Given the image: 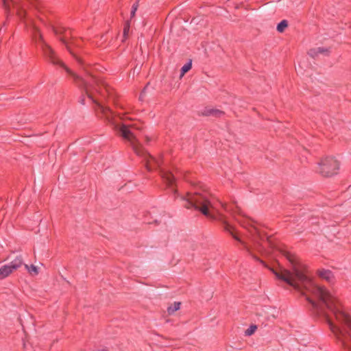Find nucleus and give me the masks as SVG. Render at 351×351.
Returning a JSON list of instances; mask_svg holds the SVG:
<instances>
[{
  "label": "nucleus",
  "instance_id": "f3484780",
  "mask_svg": "<svg viewBox=\"0 0 351 351\" xmlns=\"http://www.w3.org/2000/svg\"><path fill=\"white\" fill-rule=\"evenodd\" d=\"M256 328H257V327L255 325L250 326V328L245 330V335L250 336V335H252L255 332Z\"/></svg>",
  "mask_w": 351,
  "mask_h": 351
},
{
  "label": "nucleus",
  "instance_id": "39448f33",
  "mask_svg": "<svg viewBox=\"0 0 351 351\" xmlns=\"http://www.w3.org/2000/svg\"><path fill=\"white\" fill-rule=\"evenodd\" d=\"M339 162L334 157L327 156L318 163L317 171L325 177L337 175L339 170Z\"/></svg>",
  "mask_w": 351,
  "mask_h": 351
},
{
  "label": "nucleus",
  "instance_id": "ddd939ff",
  "mask_svg": "<svg viewBox=\"0 0 351 351\" xmlns=\"http://www.w3.org/2000/svg\"><path fill=\"white\" fill-rule=\"evenodd\" d=\"M328 50L324 48L319 47L317 50L316 49H311L308 52V54L312 56L315 57L318 53H322L324 52H327Z\"/></svg>",
  "mask_w": 351,
  "mask_h": 351
},
{
  "label": "nucleus",
  "instance_id": "423d86ee",
  "mask_svg": "<svg viewBox=\"0 0 351 351\" xmlns=\"http://www.w3.org/2000/svg\"><path fill=\"white\" fill-rule=\"evenodd\" d=\"M317 275L322 279L326 280L330 284H334L335 282V278L333 273L329 269H319L317 271Z\"/></svg>",
  "mask_w": 351,
  "mask_h": 351
},
{
  "label": "nucleus",
  "instance_id": "7ed1b4c3",
  "mask_svg": "<svg viewBox=\"0 0 351 351\" xmlns=\"http://www.w3.org/2000/svg\"><path fill=\"white\" fill-rule=\"evenodd\" d=\"M181 199L184 202L183 206L186 208H193L200 211L206 217L212 219L219 218V220L223 221L224 229L226 223H228L223 219L222 215L218 212L217 205H220L225 211L230 213L234 217H236V215L243 217L241 208L237 205L229 206L228 204L219 201L215 202L209 193L206 191L195 192L193 193H187L186 196L182 197ZM236 220L248 230L250 237L255 244L258 245L259 240H268L266 234L251 219L243 217L241 219L236 218Z\"/></svg>",
  "mask_w": 351,
  "mask_h": 351
},
{
  "label": "nucleus",
  "instance_id": "9d476101",
  "mask_svg": "<svg viewBox=\"0 0 351 351\" xmlns=\"http://www.w3.org/2000/svg\"><path fill=\"white\" fill-rule=\"evenodd\" d=\"M12 273L8 265H4L0 267V280H3Z\"/></svg>",
  "mask_w": 351,
  "mask_h": 351
},
{
  "label": "nucleus",
  "instance_id": "412c9836",
  "mask_svg": "<svg viewBox=\"0 0 351 351\" xmlns=\"http://www.w3.org/2000/svg\"><path fill=\"white\" fill-rule=\"evenodd\" d=\"M97 351H108V350L106 348H102V349L98 350Z\"/></svg>",
  "mask_w": 351,
  "mask_h": 351
},
{
  "label": "nucleus",
  "instance_id": "f257e3e1",
  "mask_svg": "<svg viewBox=\"0 0 351 351\" xmlns=\"http://www.w3.org/2000/svg\"><path fill=\"white\" fill-rule=\"evenodd\" d=\"M1 3L7 18L12 15L11 9L13 8L19 19L24 23L27 28H29L31 30L34 41L40 49L45 58L53 65H59L64 68L66 73L73 78L75 83L84 89L88 98L97 104L104 117L109 122L113 123L114 117L112 111L108 107L101 105L94 98L95 92L104 97V90L110 95V87L107 86L105 82L98 79L93 74L92 71L84 65L82 60L77 55L78 52L75 51V49L81 48L82 40L73 38L70 29H67L62 26H52V31L56 37L65 45L68 51L77 62L83 66L86 73L88 75V79H84L74 73L63 62L58 59L55 51L44 40L43 36L38 27L32 19L27 18V7L31 5L32 8L39 10L41 5L40 0H21L19 1L1 0Z\"/></svg>",
  "mask_w": 351,
  "mask_h": 351
},
{
  "label": "nucleus",
  "instance_id": "4468645a",
  "mask_svg": "<svg viewBox=\"0 0 351 351\" xmlns=\"http://www.w3.org/2000/svg\"><path fill=\"white\" fill-rule=\"evenodd\" d=\"M130 28V23L129 21H127L124 23V27H123V38H124V40L127 39V38L128 37Z\"/></svg>",
  "mask_w": 351,
  "mask_h": 351
},
{
  "label": "nucleus",
  "instance_id": "6ab92c4d",
  "mask_svg": "<svg viewBox=\"0 0 351 351\" xmlns=\"http://www.w3.org/2000/svg\"><path fill=\"white\" fill-rule=\"evenodd\" d=\"M254 259H256V261H260L262 264L265 265V263H264L263 261L260 260V259H259L258 258H257L256 256H254Z\"/></svg>",
  "mask_w": 351,
  "mask_h": 351
},
{
  "label": "nucleus",
  "instance_id": "dca6fc26",
  "mask_svg": "<svg viewBox=\"0 0 351 351\" xmlns=\"http://www.w3.org/2000/svg\"><path fill=\"white\" fill-rule=\"evenodd\" d=\"M192 66L191 61L185 64L181 69V74L180 76L182 77L186 72H188Z\"/></svg>",
  "mask_w": 351,
  "mask_h": 351
},
{
  "label": "nucleus",
  "instance_id": "1a4fd4ad",
  "mask_svg": "<svg viewBox=\"0 0 351 351\" xmlns=\"http://www.w3.org/2000/svg\"><path fill=\"white\" fill-rule=\"evenodd\" d=\"M23 264V260L21 256H18L16 257L14 260L11 261L9 264H8L10 269H12V271H14L18 268H19Z\"/></svg>",
  "mask_w": 351,
  "mask_h": 351
},
{
  "label": "nucleus",
  "instance_id": "a211bd4d",
  "mask_svg": "<svg viewBox=\"0 0 351 351\" xmlns=\"http://www.w3.org/2000/svg\"><path fill=\"white\" fill-rule=\"evenodd\" d=\"M138 2L136 1L135 2L132 6V10H131V12H130V17L132 18L135 16V13L138 9Z\"/></svg>",
  "mask_w": 351,
  "mask_h": 351
},
{
  "label": "nucleus",
  "instance_id": "4be33fe9",
  "mask_svg": "<svg viewBox=\"0 0 351 351\" xmlns=\"http://www.w3.org/2000/svg\"><path fill=\"white\" fill-rule=\"evenodd\" d=\"M145 93V90H143V92H141V97L143 96V95Z\"/></svg>",
  "mask_w": 351,
  "mask_h": 351
},
{
  "label": "nucleus",
  "instance_id": "f8f14e48",
  "mask_svg": "<svg viewBox=\"0 0 351 351\" xmlns=\"http://www.w3.org/2000/svg\"><path fill=\"white\" fill-rule=\"evenodd\" d=\"M24 265H25V269L28 271V272L31 275H32V276L38 275V269L37 267H36L34 265H31L30 266H29L28 265L25 264Z\"/></svg>",
  "mask_w": 351,
  "mask_h": 351
},
{
  "label": "nucleus",
  "instance_id": "20e7f679",
  "mask_svg": "<svg viewBox=\"0 0 351 351\" xmlns=\"http://www.w3.org/2000/svg\"><path fill=\"white\" fill-rule=\"evenodd\" d=\"M118 132L124 139L130 142L135 153L143 158L147 170L151 171L154 169H158L163 182L167 186L172 188V191L174 193H176L177 190L174 188L176 183L175 177L171 171L162 168V160L154 158L141 147L138 143L136 134L127 125H122Z\"/></svg>",
  "mask_w": 351,
  "mask_h": 351
},
{
  "label": "nucleus",
  "instance_id": "2eb2a0df",
  "mask_svg": "<svg viewBox=\"0 0 351 351\" xmlns=\"http://www.w3.org/2000/svg\"><path fill=\"white\" fill-rule=\"evenodd\" d=\"M288 26V23L286 20H282L277 25V30L279 32H283L285 29Z\"/></svg>",
  "mask_w": 351,
  "mask_h": 351
},
{
  "label": "nucleus",
  "instance_id": "9b49d317",
  "mask_svg": "<svg viewBox=\"0 0 351 351\" xmlns=\"http://www.w3.org/2000/svg\"><path fill=\"white\" fill-rule=\"evenodd\" d=\"M181 302H175L173 304L167 308V312L169 315L174 313L176 311L180 309Z\"/></svg>",
  "mask_w": 351,
  "mask_h": 351
},
{
  "label": "nucleus",
  "instance_id": "aec40b11",
  "mask_svg": "<svg viewBox=\"0 0 351 351\" xmlns=\"http://www.w3.org/2000/svg\"><path fill=\"white\" fill-rule=\"evenodd\" d=\"M84 100H85L84 97H82V98L80 99V103H81L82 104H84Z\"/></svg>",
  "mask_w": 351,
  "mask_h": 351
},
{
  "label": "nucleus",
  "instance_id": "0eeeda50",
  "mask_svg": "<svg viewBox=\"0 0 351 351\" xmlns=\"http://www.w3.org/2000/svg\"><path fill=\"white\" fill-rule=\"evenodd\" d=\"M202 114L203 116L214 117L218 118L223 116L224 114V112L219 109L206 107L202 112Z\"/></svg>",
  "mask_w": 351,
  "mask_h": 351
},
{
  "label": "nucleus",
  "instance_id": "f03ea898",
  "mask_svg": "<svg viewBox=\"0 0 351 351\" xmlns=\"http://www.w3.org/2000/svg\"><path fill=\"white\" fill-rule=\"evenodd\" d=\"M284 256L291 265V271H274L276 277L295 289L312 293L315 299L306 297L311 311L317 317L324 319L344 351H351V315L344 308L339 299L326 287L317 285L311 278L305 265L288 252Z\"/></svg>",
  "mask_w": 351,
  "mask_h": 351
},
{
  "label": "nucleus",
  "instance_id": "6e6552de",
  "mask_svg": "<svg viewBox=\"0 0 351 351\" xmlns=\"http://www.w3.org/2000/svg\"><path fill=\"white\" fill-rule=\"evenodd\" d=\"M225 230L226 232H229L235 240L241 242L243 245H244L245 249L251 254V256H252L253 257L255 256L254 255H253V254H252L250 249L241 240V239L234 232V227H232L229 223H226V225H225Z\"/></svg>",
  "mask_w": 351,
  "mask_h": 351
}]
</instances>
